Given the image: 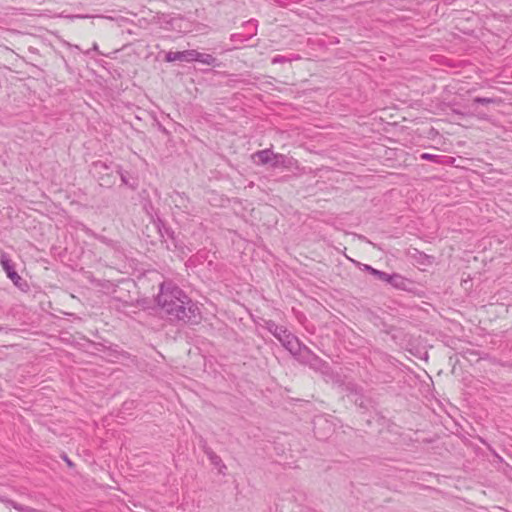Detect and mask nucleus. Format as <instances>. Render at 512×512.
<instances>
[{
  "instance_id": "2",
  "label": "nucleus",
  "mask_w": 512,
  "mask_h": 512,
  "mask_svg": "<svg viewBox=\"0 0 512 512\" xmlns=\"http://www.w3.org/2000/svg\"><path fill=\"white\" fill-rule=\"evenodd\" d=\"M91 171L102 187L109 188L115 185L117 181L119 165L113 163L107 164L99 160L93 162Z\"/></svg>"
},
{
  "instance_id": "15",
  "label": "nucleus",
  "mask_w": 512,
  "mask_h": 512,
  "mask_svg": "<svg viewBox=\"0 0 512 512\" xmlns=\"http://www.w3.org/2000/svg\"><path fill=\"white\" fill-rule=\"evenodd\" d=\"M6 503L8 505H11L18 512H40V511H38V510H36V509H34L32 507L19 504L16 501H13V500H6Z\"/></svg>"
},
{
  "instance_id": "23",
  "label": "nucleus",
  "mask_w": 512,
  "mask_h": 512,
  "mask_svg": "<svg viewBox=\"0 0 512 512\" xmlns=\"http://www.w3.org/2000/svg\"><path fill=\"white\" fill-rule=\"evenodd\" d=\"M71 19H74V18H87L88 16H84V15H72V16H69Z\"/></svg>"
},
{
  "instance_id": "12",
  "label": "nucleus",
  "mask_w": 512,
  "mask_h": 512,
  "mask_svg": "<svg viewBox=\"0 0 512 512\" xmlns=\"http://www.w3.org/2000/svg\"><path fill=\"white\" fill-rule=\"evenodd\" d=\"M270 165L272 168H278V167L288 168L291 165V159H288L283 154L273 152V158H272V162H270Z\"/></svg>"
},
{
  "instance_id": "5",
  "label": "nucleus",
  "mask_w": 512,
  "mask_h": 512,
  "mask_svg": "<svg viewBox=\"0 0 512 512\" xmlns=\"http://www.w3.org/2000/svg\"><path fill=\"white\" fill-rule=\"evenodd\" d=\"M406 255L408 258L413 260L415 263L422 265V266L431 265L434 260L433 256L427 255L426 253H424L414 247H409L406 250Z\"/></svg>"
},
{
  "instance_id": "6",
  "label": "nucleus",
  "mask_w": 512,
  "mask_h": 512,
  "mask_svg": "<svg viewBox=\"0 0 512 512\" xmlns=\"http://www.w3.org/2000/svg\"><path fill=\"white\" fill-rule=\"evenodd\" d=\"M281 344L293 355L295 359L297 358L298 353L302 351V348L306 346L302 344L300 340L292 333L286 336V338L281 342Z\"/></svg>"
},
{
  "instance_id": "16",
  "label": "nucleus",
  "mask_w": 512,
  "mask_h": 512,
  "mask_svg": "<svg viewBox=\"0 0 512 512\" xmlns=\"http://www.w3.org/2000/svg\"><path fill=\"white\" fill-rule=\"evenodd\" d=\"M174 202L176 203L177 207L183 208L185 212L188 211V207L186 205V203L188 202V198L184 197L181 194H177V199H175Z\"/></svg>"
},
{
  "instance_id": "20",
  "label": "nucleus",
  "mask_w": 512,
  "mask_h": 512,
  "mask_svg": "<svg viewBox=\"0 0 512 512\" xmlns=\"http://www.w3.org/2000/svg\"><path fill=\"white\" fill-rule=\"evenodd\" d=\"M118 176L120 177L122 183L124 185H128V180L126 178V176L123 174V172L121 171V168L119 167V173H118Z\"/></svg>"
},
{
  "instance_id": "21",
  "label": "nucleus",
  "mask_w": 512,
  "mask_h": 512,
  "mask_svg": "<svg viewBox=\"0 0 512 512\" xmlns=\"http://www.w3.org/2000/svg\"><path fill=\"white\" fill-rule=\"evenodd\" d=\"M63 459L69 467H73V462L66 455L63 456Z\"/></svg>"
},
{
  "instance_id": "8",
  "label": "nucleus",
  "mask_w": 512,
  "mask_h": 512,
  "mask_svg": "<svg viewBox=\"0 0 512 512\" xmlns=\"http://www.w3.org/2000/svg\"><path fill=\"white\" fill-rule=\"evenodd\" d=\"M265 328L280 342H282L286 336L290 335L286 327L277 325L273 320L266 321Z\"/></svg>"
},
{
  "instance_id": "1",
  "label": "nucleus",
  "mask_w": 512,
  "mask_h": 512,
  "mask_svg": "<svg viewBox=\"0 0 512 512\" xmlns=\"http://www.w3.org/2000/svg\"><path fill=\"white\" fill-rule=\"evenodd\" d=\"M156 302L170 321L198 323L201 319L199 307L173 282L160 285Z\"/></svg>"
},
{
  "instance_id": "19",
  "label": "nucleus",
  "mask_w": 512,
  "mask_h": 512,
  "mask_svg": "<svg viewBox=\"0 0 512 512\" xmlns=\"http://www.w3.org/2000/svg\"><path fill=\"white\" fill-rule=\"evenodd\" d=\"M437 158H438L437 155H433V154H429V153H422L420 155V159H422V160L436 161Z\"/></svg>"
},
{
  "instance_id": "17",
  "label": "nucleus",
  "mask_w": 512,
  "mask_h": 512,
  "mask_svg": "<svg viewBox=\"0 0 512 512\" xmlns=\"http://www.w3.org/2000/svg\"><path fill=\"white\" fill-rule=\"evenodd\" d=\"M371 275L375 276L378 280L386 282L387 278L389 276L388 273L377 270V269H371Z\"/></svg>"
},
{
  "instance_id": "18",
  "label": "nucleus",
  "mask_w": 512,
  "mask_h": 512,
  "mask_svg": "<svg viewBox=\"0 0 512 512\" xmlns=\"http://www.w3.org/2000/svg\"><path fill=\"white\" fill-rule=\"evenodd\" d=\"M290 61H291L290 59L286 58L283 55H276L275 57L272 58L273 64L286 63V62H290Z\"/></svg>"
},
{
  "instance_id": "3",
  "label": "nucleus",
  "mask_w": 512,
  "mask_h": 512,
  "mask_svg": "<svg viewBox=\"0 0 512 512\" xmlns=\"http://www.w3.org/2000/svg\"><path fill=\"white\" fill-rule=\"evenodd\" d=\"M296 360L303 365H308L316 371H324L328 368L327 362L322 360L307 346L302 348V351L298 353Z\"/></svg>"
},
{
  "instance_id": "4",
  "label": "nucleus",
  "mask_w": 512,
  "mask_h": 512,
  "mask_svg": "<svg viewBox=\"0 0 512 512\" xmlns=\"http://www.w3.org/2000/svg\"><path fill=\"white\" fill-rule=\"evenodd\" d=\"M0 264L4 271L6 272L7 277L16 285L20 286V282L22 278L16 272L14 264L12 260L9 258V255L6 252H1L0 254Z\"/></svg>"
},
{
  "instance_id": "22",
  "label": "nucleus",
  "mask_w": 512,
  "mask_h": 512,
  "mask_svg": "<svg viewBox=\"0 0 512 512\" xmlns=\"http://www.w3.org/2000/svg\"><path fill=\"white\" fill-rule=\"evenodd\" d=\"M371 269H374V268L370 265H364V270L369 272L370 274H371Z\"/></svg>"
},
{
  "instance_id": "24",
  "label": "nucleus",
  "mask_w": 512,
  "mask_h": 512,
  "mask_svg": "<svg viewBox=\"0 0 512 512\" xmlns=\"http://www.w3.org/2000/svg\"><path fill=\"white\" fill-rule=\"evenodd\" d=\"M478 118L485 120V119H487V116H486V114H479Z\"/></svg>"
},
{
  "instance_id": "14",
  "label": "nucleus",
  "mask_w": 512,
  "mask_h": 512,
  "mask_svg": "<svg viewBox=\"0 0 512 512\" xmlns=\"http://www.w3.org/2000/svg\"><path fill=\"white\" fill-rule=\"evenodd\" d=\"M502 101L500 98L494 97H475L472 100V106L476 104L488 105V104H500Z\"/></svg>"
},
{
  "instance_id": "25",
  "label": "nucleus",
  "mask_w": 512,
  "mask_h": 512,
  "mask_svg": "<svg viewBox=\"0 0 512 512\" xmlns=\"http://www.w3.org/2000/svg\"><path fill=\"white\" fill-rule=\"evenodd\" d=\"M93 50L98 51V45L96 43L93 44Z\"/></svg>"
},
{
  "instance_id": "11",
  "label": "nucleus",
  "mask_w": 512,
  "mask_h": 512,
  "mask_svg": "<svg viewBox=\"0 0 512 512\" xmlns=\"http://www.w3.org/2000/svg\"><path fill=\"white\" fill-rule=\"evenodd\" d=\"M203 451L207 455L211 464L219 468V472H223V469H226V465L222 462L221 457L218 456L210 447L204 445Z\"/></svg>"
},
{
  "instance_id": "10",
  "label": "nucleus",
  "mask_w": 512,
  "mask_h": 512,
  "mask_svg": "<svg viewBox=\"0 0 512 512\" xmlns=\"http://www.w3.org/2000/svg\"><path fill=\"white\" fill-rule=\"evenodd\" d=\"M273 158V151L271 149L259 150L252 154L254 162L260 165L270 164Z\"/></svg>"
},
{
  "instance_id": "13",
  "label": "nucleus",
  "mask_w": 512,
  "mask_h": 512,
  "mask_svg": "<svg viewBox=\"0 0 512 512\" xmlns=\"http://www.w3.org/2000/svg\"><path fill=\"white\" fill-rule=\"evenodd\" d=\"M194 55V61H198L209 66L217 65V59L211 54L200 53L197 50H194Z\"/></svg>"
},
{
  "instance_id": "9",
  "label": "nucleus",
  "mask_w": 512,
  "mask_h": 512,
  "mask_svg": "<svg viewBox=\"0 0 512 512\" xmlns=\"http://www.w3.org/2000/svg\"><path fill=\"white\" fill-rule=\"evenodd\" d=\"M386 283L399 290H408L412 284L410 280L397 273L389 274Z\"/></svg>"
},
{
  "instance_id": "7",
  "label": "nucleus",
  "mask_w": 512,
  "mask_h": 512,
  "mask_svg": "<svg viewBox=\"0 0 512 512\" xmlns=\"http://www.w3.org/2000/svg\"><path fill=\"white\" fill-rule=\"evenodd\" d=\"M194 49L185 51H169L165 55L166 62L182 61V62H193L194 61Z\"/></svg>"
}]
</instances>
